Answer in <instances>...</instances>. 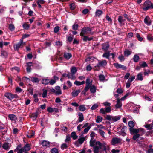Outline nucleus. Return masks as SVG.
Returning a JSON list of instances; mask_svg holds the SVG:
<instances>
[{"label": "nucleus", "instance_id": "nucleus-47", "mask_svg": "<svg viewBox=\"0 0 153 153\" xmlns=\"http://www.w3.org/2000/svg\"><path fill=\"white\" fill-rule=\"evenodd\" d=\"M38 115V112H36L35 113H34L32 114L31 115V117L35 119L37 118Z\"/></svg>", "mask_w": 153, "mask_h": 153}, {"label": "nucleus", "instance_id": "nucleus-38", "mask_svg": "<svg viewBox=\"0 0 153 153\" xmlns=\"http://www.w3.org/2000/svg\"><path fill=\"white\" fill-rule=\"evenodd\" d=\"M31 80L34 83H39V81L38 78L35 77H31Z\"/></svg>", "mask_w": 153, "mask_h": 153}, {"label": "nucleus", "instance_id": "nucleus-15", "mask_svg": "<svg viewBox=\"0 0 153 153\" xmlns=\"http://www.w3.org/2000/svg\"><path fill=\"white\" fill-rule=\"evenodd\" d=\"M42 146L44 148L49 147L50 145V142L46 140H43L41 142Z\"/></svg>", "mask_w": 153, "mask_h": 153}, {"label": "nucleus", "instance_id": "nucleus-19", "mask_svg": "<svg viewBox=\"0 0 153 153\" xmlns=\"http://www.w3.org/2000/svg\"><path fill=\"white\" fill-rule=\"evenodd\" d=\"M77 71V69L75 67H73L71 68V74H72V79H75V77L73 76V75Z\"/></svg>", "mask_w": 153, "mask_h": 153}, {"label": "nucleus", "instance_id": "nucleus-17", "mask_svg": "<svg viewBox=\"0 0 153 153\" xmlns=\"http://www.w3.org/2000/svg\"><path fill=\"white\" fill-rule=\"evenodd\" d=\"M131 53L132 51L128 49H125L124 52V54L125 57H128Z\"/></svg>", "mask_w": 153, "mask_h": 153}, {"label": "nucleus", "instance_id": "nucleus-11", "mask_svg": "<svg viewBox=\"0 0 153 153\" xmlns=\"http://www.w3.org/2000/svg\"><path fill=\"white\" fill-rule=\"evenodd\" d=\"M21 145H18L16 148L14 150V152L17 151V153H28L27 152H26L24 150L23 148H21Z\"/></svg>", "mask_w": 153, "mask_h": 153}, {"label": "nucleus", "instance_id": "nucleus-33", "mask_svg": "<svg viewBox=\"0 0 153 153\" xmlns=\"http://www.w3.org/2000/svg\"><path fill=\"white\" fill-rule=\"evenodd\" d=\"M88 84L86 85V86L84 89V90L82 91V94L85 95L86 94V92L88 90Z\"/></svg>", "mask_w": 153, "mask_h": 153}, {"label": "nucleus", "instance_id": "nucleus-56", "mask_svg": "<svg viewBox=\"0 0 153 153\" xmlns=\"http://www.w3.org/2000/svg\"><path fill=\"white\" fill-rule=\"evenodd\" d=\"M140 135H141L140 134H134V135L133 137V139L134 140H137V138H138Z\"/></svg>", "mask_w": 153, "mask_h": 153}, {"label": "nucleus", "instance_id": "nucleus-32", "mask_svg": "<svg viewBox=\"0 0 153 153\" xmlns=\"http://www.w3.org/2000/svg\"><path fill=\"white\" fill-rule=\"evenodd\" d=\"M91 126L90 125L84 129L83 131L82 132V133L84 134H86L88 132L89 129L91 128Z\"/></svg>", "mask_w": 153, "mask_h": 153}, {"label": "nucleus", "instance_id": "nucleus-46", "mask_svg": "<svg viewBox=\"0 0 153 153\" xmlns=\"http://www.w3.org/2000/svg\"><path fill=\"white\" fill-rule=\"evenodd\" d=\"M24 29L25 30L28 29L30 27L29 25L26 23H25L22 25Z\"/></svg>", "mask_w": 153, "mask_h": 153}, {"label": "nucleus", "instance_id": "nucleus-29", "mask_svg": "<svg viewBox=\"0 0 153 153\" xmlns=\"http://www.w3.org/2000/svg\"><path fill=\"white\" fill-rule=\"evenodd\" d=\"M136 79L138 80L142 81L143 80V74L140 72L137 75Z\"/></svg>", "mask_w": 153, "mask_h": 153}, {"label": "nucleus", "instance_id": "nucleus-14", "mask_svg": "<svg viewBox=\"0 0 153 153\" xmlns=\"http://www.w3.org/2000/svg\"><path fill=\"white\" fill-rule=\"evenodd\" d=\"M118 20L120 25L123 26L124 25V22L125 21V19H123V16H119L118 18Z\"/></svg>", "mask_w": 153, "mask_h": 153}, {"label": "nucleus", "instance_id": "nucleus-52", "mask_svg": "<svg viewBox=\"0 0 153 153\" xmlns=\"http://www.w3.org/2000/svg\"><path fill=\"white\" fill-rule=\"evenodd\" d=\"M43 92L42 94V97L44 98L46 97L47 95V90L43 89Z\"/></svg>", "mask_w": 153, "mask_h": 153}, {"label": "nucleus", "instance_id": "nucleus-54", "mask_svg": "<svg viewBox=\"0 0 153 153\" xmlns=\"http://www.w3.org/2000/svg\"><path fill=\"white\" fill-rule=\"evenodd\" d=\"M70 9L71 10H74L76 7L74 3H71L70 5Z\"/></svg>", "mask_w": 153, "mask_h": 153}, {"label": "nucleus", "instance_id": "nucleus-31", "mask_svg": "<svg viewBox=\"0 0 153 153\" xmlns=\"http://www.w3.org/2000/svg\"><path fill=\"white\" fill-rule=\"evenodd\" d=\"M70 137L74 140H76L78 138V136L76 135V133L74 131L71 133Z\"/></svg>", "mask_w": 153, "mask_h": 153}, {"label": "nucleus", "instance_id": "nucleus-4", "mask_svg": "<svg viewBox=\"0 0 153 153\" xmlns=\"http://www.w3.org/2000/svg\"><path fill=\"white\" fill-rule=\"evenodd\" d=\"M153 9V4L150 1H145L143 5V9L144 11H146L150 9Z\"/></svg>", "mask_w": 153, "mask_h": 153}, {"label": "nucleus", "instance_id": "nucleus-5", "mask_svg": "<svg viewBox=\"0 0 153 153\" xmlns=\"http://www.w3.org/2000/svg\"><path fill=\"white\" fill-rule=\"evenodd\" d=\"M120 116H112L108 115L105 117V119L111 121V123H113L120 120Z\"/></svg>", "mask_w": 153, "mask_h": 153}, {"label": "nucleus", "instance_id": "nucleus-2", "mask_svg": "<svg viewBox=\"0 0 153 153\" xmlns=\"http://www.w3.org/2000/svg\"><path fill=\"white\" fill-rule=\"evenodd\" d=\"M93 80L90 77H87L86 81V84H88V90L90 89L91 92L93 94L96 93L97 88L94 85L92 84Z\"/></svg>", "mask_w": 153, "mask_h": 153}, {"label": "nucleus", "instance_id": "nucleus-34", "mask_svg": "<svg viewBox=\"0 0 153 153\" xmlns=\"http://www.w3.org/2000/svg\"><path fill=\"white\" fill-rule=\"evenodd\" d=\"M1 55L3 57H6L7 56V53L4 50H2L1 51Z\"/></svg>", "mask_w": 153, "mask_h": 153}, {"label": "nucleus", "instance_id": "nucleus-30", "mask_svg": "<svg viewBox=\"0 0 153 153\" xmlns=\"http://www.w3.org/2000/svg\"><path fill=\"white\" fill-rule=\"evenodd\" d=\"M83 40L85 42H87V41H90L91 40H93V37H91L89 38L88 36H83Z\"/></svg>", "mask_w": 153, "mask_h": 153}, {"label": "nucleus", "instance_id": "nucleus-45", "mask_svg": "<svg viewBox=\"0 0 153 153\" xmlns=\"http://www.w3.org/2000/svg\"><path fill=\"white\" fill-rule=\"evenodd\" d=\"M103 118L100 116H97V118L96 119V122L97 123H100L102 122V120Z\"/></svg>", "mask_w": 153, "mask_h": 153}, {"label": "nucleus", "instance_id": "nucleus-44", "mask_svg": "<svg viewBox=\"0 0 153 153\" xmlns=\"http://www.w3.org/2000/svg\"><path fill=\"white\" fill-rule=\"evenodd\" d=\"M42 83L44 84H48L49 83V80L47 79H43L42 80Z\"/></svg>", "mask_w": 153, "mask_h": 153}, {"label": "nucleus", "instance_id": "nucleus-12", "mask_svg": "<svg viewBox=\"0 0 153 153\" xmlns=\"http://www.w3.org/2000/svg\"><path fill=\"white\" fill-rule=\"evenodd\" d=\"M122 104L120 101V100L117 98L116 101V104L115 105V108L116 109L120 108L122 106Z\"/></svg>", "mask_w": 153, "mask_h": 153}, {"label": "nucleus", "instance_id": "nucleus-25", "mask_svg": "<svg viewBox=\"0 0 153 153\" xmlns=\"http://www.w3.org/2000/svg\"><path fill=\"white\" fill-rule=\"evenodd\" d=\"M64 56L66 59L68 60L72 57V55L71 53L65 52L64 53Z\"/></svg>", "mask_w": 153, "mask_h": 153}, {"label": "nucleus", "instance_id": "nucleus-20", "mask_svg": "<svg viewBox=\"0 0 153 153\" xmlns=\"http://www.w3.org/2000/svg\"><path fill=\"white\" fill-rule=\"evenodd\" d=\"M55 89L56 95H60L62 94V91L60 86H56L55 87Z\"/></svg>", "mask_w": 153, "mask_h": 153}, {"label": "nucleus", "instance_id": "nucleus-61", "mask_svg": "<svg viewBox=\"0 0 153 153\" xmlns=\"http://www.w3.org/2000/svg\"><path fill=\"white\" fill-rule=\"evenodd\" d=\"M71 138L69 134L67 135L66 137V139L65 140V142H67L69 141L70 140Z\"/></svg>", "mask_w": 153, "mask_h": 153}, {"label": "nucleus", "instance_id": "nucleus-3", "mask_svg": "<svg viewBox=\"0 0 153 153\" xmlns=\"http://www.w3.org/2000/svg\"><path fill=\"white\" fill-rule=\"evenodd\" d=\"M91 28L88 27H85L82 29L80 33V36H85V35L88 34H90L91 35H93L94 32H91Z\"/></svg>", "mask_w": 153, "mask_h": 153}, {"label": "nucleus", "instance_id": "nucleus-62", "mask_svg": "<svg viewBox=\"0 0 153 153\" xmlns=\"http://www.w3.org/2000/svg\"><path fill=\"white\" fill-rule=\"evenodd\" d=\"M137 37L139 41H142L143 40V38L142 37H140V35L139 33H137Z\"/></svg>", "mask_w": 153, "mask_h": 153}, {"label": "nucleus", "instance_id": "nucleus-6", "mask_svg": "<svg viewBox=\"0 0 153 153\" xmlns=\"http://www.w3.org/2000/svg\"><path fill=\"white\" fill-rule=\"evenodd\" d=\"M107 64V62L106 60H99L97 65L95 66V70L98 71L101 67H104Z\"/></svg>", "mask_w": 153, "mask_h": 153}, {"label": "nucleus", "instance_id": "nucleus-53", "mask_svg": "<svg viewBox=\"0 0 153 153\" xmlns=\"http://www.w3.org/2000/svg\"><path fill=\"white\" fill-rule=\"evenodd\" d=\"M79 27L78 25L76 24H74L72 26V29L74 30H76L78 29Z\"/></svg>", "mask_w": 153, "mask_h": 153}, {"label": "nucleus", "instance_id": "nucleus-26", "mask_svg": "<svg viewBox=\"0 0 153 153\" xmlns=\"http://www.w3.org/2000/svg\"><path fill=\"white\" fill-rule=\"evenodd\" d=\"M105 52L103 54L102 57H103L105 58L108 59H109L110 56V51H108Z\"/></svg>", "mask_w": 153, "mask_h": 153}, {"label": "nucleus", "instance_id": "nucleus-18", "mask_svg": "<svg viewBox=\"0 0 153 153\" xmlns=\"http://www.w3.org/2000/svg\"><path fill=\"white\" fill-rule=\"evenodd\" d=\"M129 130L130 133L134 135L138 134V133H139L138 129L129 128Z\"/></svg>", "mask_w": 153, "mask_h": 153}, {"label": "nucleus", "instance_id": "nucleus-8", "mask_svg": "<svg viewBox=\"0 0 153 153\" xmlns=\"http://www.w3.org/2000/svg\"><path fill=\"white\" fill-rule=\"evenodd\" d=\"M121 141L122 140L120 138L117 137H114L112 139L111 143L112 145H115L117 144L120 143Z\"/></svg>", "mask_w": 153, "mask_h": 153}, {"label": "nucleus", "instance_id": "nucleus-39", "mask_svg": "<svg viewBox=\"0 0 153 153\" xmlns=\"http://www.w3.org/2000/svg\"><path fill=\"white\" fill-rule=\"evenodd\" d=\"M128 125L130 128H133L135 126L134 123L132 121H130L128 122Z\"/></svg>", "mask_w": 153, "mask_h": 153}, {"label": "nucleus", "instance_id": "nucleus-16", "mask_svg": "<svg viewBox=\"0 0 153 153\" xmlns=\"http://www.w3.org/2000/svg\"><path fill=\"white\" fill-rule=\"evenodd\" d=\"M114 65L117 68H121L123 70H125L126 69V67L123 65L119 64L118 63L114 64Z\"/></svg>", "mask_w": 153, "mask_h": 153}, {"label": "nucleus", "instance_id": "nucleus-22", "mask_svg": "<svg viewBox=\"0 0 153 153\" xmlns=\"http://www.w3.org/2000/svg\"><path fill=\"white\" fill-rule=\"evenodd\" d=\"M80 91L79 89L77 90H74L71 94L72 96L74 97L77 96L80 93Z\"/></svg>", "mask_w": 153, "mask_h": 153}, {"label": "nucleus", "instance_id": "nucleus-27", "mask_svg": "<svg viewBox=\"0 0 153 153\" xmlns=\"http://www.w3.org/2000/svg\"><path fill=\"white\" fill-rule=\"evenodd\" d=\"M10 145L8 143H4L2 146L3 148L5 150H8L10 149Z\"/></svg>", "mask_w": 153, "mask_h": 153}, {"label": "nucleus", "instance_id": "nucleus-37", "mask_svg": "<svg viewBox=\"0 0 153 153\" xmlns=\"http://www.w3.org/2000/svg\"><path fill=\"white\" fill-rule=\"evenodd\" d=\"M79 109L80 111H84L86 110L85 105H80L79 107Z\"/></svg>", "mask_w": 153, "mask_h": 153}, {"label": "nucleus", "instance_id": "nucleus-57", "mask_svg": "<svg viewBox=\"0 0 153 153\" xmlns=\"http://www.w3.org/2000/svg\"><path fill=\"white\" fill-rule=\"evenodd\" d=\"M138 129L139 132H142L141 134H140L141 135H143V134H144L145 131L144 129L142 128H138Z\"/></svg>", "mask_w": 153, "mask_h": 153}, {"label": "nucleus", "instance_id": "nucleus-59", "mask_svg": "<svg viewBox=\"0 0 153 153\" xmlns=\"http://www.w3.org/2000/svg\"><path fill=\"white\" fill-rule=\"evenodd\" d=\"M98 105L97 104H95L91 108V109L94 110L98 108Z\"/></svg>", "mask_w": 153, "mask_h": 153}, {"label": "nucleus", "instance_id": "nucleus-58", "mask_svg": "<svg viewBox=\"0 0 153 153\" xmlns=\"http://www.w3.org/2000/svg\"><path fill=\"white\" fill-rule=\"evenodd\" d=\"M118 59L121 62L123 61L125 59L124 56L122 55L118 57Z\"/></svg>", "mask_w": 153, "mask_h": 153}, {"label": "nucleus", "instance_id": "nucleus-1", "mask_svg": "<svg viewBox=\"0 0 153 153\" xmlns=\"http://www.w3.org/2000/svg\"><path fill=\"white\" fill-rule=\"evenodd\" d=\"M90 144L91 147H93L94 153H102L103 151H106L109 149V146L106 143H101L99 141L95 142L94 139H91Z\"/></svg>", "mask_w": 153, "mask_h": 153}, {"label": "nucleus", "instance_id": "nucleus-49", "mask_svg": "<svg viewBox=\"0 0 153 153\" xmlns=\"http://www.w3.org/2000/svg\"><path fill=\"white\" fill-rule=\"evenodd\" d=\"M9 29L11 31H13L15 29V27L13 24H10L9 25Z\"/></svg>", "mask_w": 153, "mask_h": 153}, {"label": "nucleus", "instance_id": "nucleus-51", "mask_svg": "<svg viewBox=\"0 0 153 153\" xmlns=\"http://www.w3.org/2000/svg\"><path fill=\"white\" fill-rule=\"evenodd\" d=\"M99 132L101 135L102 137H104L105 132L101 129H99Z\"/></svg>", "mask_w": 153, "mask_h": 153}, {"label": "nucleus", "instance_id": "nucleus-23", "mask_svg": "<svg viewBox=\"0 0 153 153\" xmlns=\"http://www.w3.org/2000/svg\"><path fill=\"white\" fill-rule=\"evenodd\" d=\"M144 23L148 25H150L151 24V22H150V20L149 17L147 16L144 19Z\"/></svg>", "mask_w": 153, "mask_h": 153}, {"label": "nucleus", "instance_id": "nucleus-35", "mask_svg": "<svg viewBox=\"0 0 153 153\" xmlns=\"http://www.w3.org/2000/svg\"><path fill=\"white\" fill-rule=\"evenodd\" d=\"M85 83V81H82L81 82L77 81H75L74 82V84L77 86H79L82 85H83Z\"/></svg>", "mask_w": 153, "mask_h": 153}, {"label": "nucleus", "instance_id": "nucleus-7", "mask_svg": "<svg viewBox=\"0 0 153 153\" xmlns=\"http://www.w3.org/2000/svg\"><path fill=\"white\" fill-rule=\"evenodd\" d=\"M25 44V43L23 42L22 41V39H20L19 42L14 45L13 48L14 50L18 51L19 48H22Z\"/></svg>", "mask_w": 153, "mask_h": 153}, {"label": "nucleus", "instance_id": "nucleus-24", "mask_svg": "<svg viewBox=\"0 0 153 153\" xmlns=\"http://www.w3.org/2000/svg\"><path fill=\"white\" fill-rule=\"evenodd\" d=\"M22 148H23L24 150L27 152L30 149L31 146L30 144H26Z\"/></svg>", "mask_w": 153, "mask_h": 153}, {"label": "nucleus", "instance_id": "nucleus-10", "mask_svg": "<svg viewBox=\"0 0 153 153\" xmlns=\"http://www.w3.org/2000/svg\"><path fill=\"white\" fill-rule=\"evenodd\" d=\"M111 107H107L105 109L103 108H101L100 110V113L103 114H105L106 113H109L111 112Z\"/></svg>", "mask_w": 153, "mask_h": 153}, {"label": "nucleus", "instance_id": "nucleus-28", "mask_svg": "<svg viewBox=\"0 0 153 153\" xmlns=\"http://www.w3.org/2000/svg\"><path fill=\"white\" fill-rule=\"evenodd\" d=\"M8 117L12 121L15 120L17 119L16 116L13 114H10L9 115Z\"/></svg>", "mask_w": 153, "mask_h": 153}, {"label": "nucleus", "instance_id": "nucleus-13", "mask_svg": "<svg viewBox=\"0 0 153 153\" xmlns=\"http://www.w3.org/2000/svg\"><path fill=\"white\" fill-rule=\"evenodd\" d=\"M109 45L108 43H105L102 45V48L104 52L108 51V50L109 48Z\"/></svg>", "mask_w": 153, "mask_h": 153}, {"label": "nucleus", "instance_id": "nucleus-36", "mask_svg": "<svg viewBox=\"0 0 153 153\" xmlns=\"http://www.w3.org/2000/svg\"><path fill=\"white\" fill-rule=\"evenodd\" d=\"M103 13V12L100 10H97L95 12V15L97 16H99Z\"/></svg>", "mask_w": 153, "mask_h": 153}, {"label": "nucleus", "instance_id": "nucleus-63", "mask_svg": "<svg viewBox=\"0 0 153 153\" xmlns=\"http://www.w3.org/2000/svg\"><path fill=\"white\" fill-rule=\"evenodd\" d=\"M59 30V26H56L55 27L54 29V31L56 33H57Z\"/></svg>", "mask_w": 153, "mask_h": 153}, {"label": "nucleus", "instance_id": "nucleus-41", "mask_svg": "<svg viewBox=\"0 0 153 153\" xmlns=\"http://www.w3.org/2000/svg\"><path fill=\"white\" fill-rule=\"evenodd\" d=\"M140 59L139 57L137 55H135L133 57L134 61L135 62H137L139 61Z\"/></svg>", "mask_w": 153, "mask_h": 153}, {"label": "nucleus", "instance_id": "nucleus-60", "mask_svg": "<svg viewBox=\"0 0 153 153\" xmlns=\"http://www.w3.org/2000/svg\"><path fill=\"white\" fill-rule=\"evenodd\" d=\"M68 147L67 144L65 143H63L61 145V148L62 149H66Z\"/></svg>", "mask_w": 153, "mask_h": 153}, {"label": "nucleus", "instance_id": "nucleus-21", "mask_svg": "<svg viewBox=\"0 0 153 153\" xmlns=\"http://www.w3.org/2000/svg\"><path fill=\"white\" fill-rule=\"evenodd\" d=\"M79 118L78 121L79 122H82L84 120V116L83 114L81 112H79L78 113Z\"/></svg>", "mask_w": 153, "mask_h": 153}, {"label": "nucleus", "instance_id": "nucleus-55", "mask_svg": "<svg viewBox=\"0 0 153 153\" xmlns=\"http://www.w3.org/2000/svg\"><path fill=\"white\" fill-rule=\"evenodd\" d=\"M135 79V76H132L131 77H130L127 81L131 83Z\"/></svg>", "mask_w": 153, "mask_h": 153}, {"label": "nucleus", "instance_id": "nucleus-48", "mask_svg": "<svg viewBox=\"0 0 153 153\" xmlns=\"http://www.w3.org/2000/svg\"><path fill=\"white\" fill-rule=\"evenodd\" d=\"M51 153H59L58 150L56 148H53L51 150Z\"/></svg>", "mask_w": 153, "mask_h": 153}, {"label": "nucleus", "instance_id": "nucleus-40", "mask_svg": "<svg viewBox=\"0 0 153 153\" xmlns=\"http://www.w3.org/2000/svg\"><path fill=\"white\" fill-rule=\"evenodd\" d=\"M34 135V132L33 131H30L27 134V136L29 138H31Z\"/></svg>", "mask_w": 153, "mask_h": 153}, {"label": "nucleus", "instance_id": "nucleus-9", "mask_svg": "<svg viewBox=\"0 0 153 153\" xmlns=\"http://www.w3.org/2000/svg\"><path fill=\"white\" fill-rule=\"evenodd\" d=\"M4 96L10 100H11L14 98H17L18 97V96L16 94H13L10 93H6Z\"/></svg>", "mask_w": 153, "mask_h": 153}, {"label": "nucleus", "instance_id": "nucleus-64", "mask_svg": "<svg viewBox=\"0 0 153 153\" xmlns=\"http://www.w3.org/2000/svg\"><path fill=\"white\" fill-rule=\"evenodd\" d=\"M116 92L119 94H121L123 92V91L121 88H118L117 89Z\"/></svg>", "mask_w": 153, "mask_h": 153}, {"label": "nucleus", "instance_id": "nucleus-43", "mask_svg": "<svg viewBox=\"0 0 153 153\" xmlns=\"http://www.w3.org/2000/svg\"><path fill=\"white\" fill-rule=\"evenodd\" d=\"M85 140V138L82 137L79 138L78 140V142L80 144H82Z\"/></svg>", "mask_w": 153, "mask_h": 153}, {"label": "nucleus", "instance_id": "nucleus-50", "mask_svg": "<svg viewBox=\"0 0 153 153\" xmlns=\"http://www.w3.org/2000/svg\"><path fill=\"white\" fill-rule=\"evenodd\" d=\"M99 78L100 81H103L105 79V77L104 75L100 74L99 75Z\"/></svg>", "mask_w": 153, "mask_h": 153}, {"label": "nucleus", "instance_id": "nucleus-42", "mask_svg": "<svg viewBox=\"0 0 153 153\" xmlns=\"http://www.w3.org/2000/svg\"><path fill=\"white\" fill-rule=\"evenodd\" d=\"M144 126L146 128H148V130H151L153 129V126L151 125V124H147Z\"/></svg>", "mask_w": 153, "mask_h": 153}]
</instances>
